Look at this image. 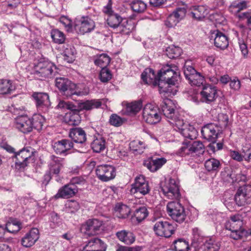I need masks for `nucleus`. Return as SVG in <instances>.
<instances>
[{
  "instance_id": "obj_50",
  "label": "nucleus",
  "mask_w": 251,
  "mask_h": 251,
  "mask_svg": "<svg viewBox=\"0 0 251 251\" xmlns=\"http://www.w3.org/2000/svg\"><path fill=\"white\" fill-rule=\"evenodd\" d=\"M188 80L191 85L196 86H200L201 85H203L205 81L204 77L198 72L195 73L193 75H191Z\"/></svg>"
},
{
  "instance_id": "obj_18",
  "label": "nucleus",
  "mask_w": 251,
  "mask_h": 251,
  "mask_svg": "<svg viewBox=\"0 0 251 251\" xmlns=\"http://www.w3.org/2000/svg\"><path fill=\"white\" fill-rule=\"evenodd\" d=\"M192 235L190 251H201V247L207 237H204L202 231L198 227L192 229Z\"/></svg>"
},
{
  "instance_id": "obj_40",
  "label": "nucleus",
  "mask_w": 251,
  "mask_h": 251,
  "mask_svg": "<svg viewBox=\"0 0 251 251\" xmlns=\"http://www.w3.org/2000/svg\"><path fill=\"white\" fill-rule=\"evenodd\" d=\"M110 62V57L106 53H102L94 56V63L100 67L106 68Z\"/></svg>"
},
{
  "instance_id": "obj_37",
  "label": "nucleus",
  "mask_w": 251,
  "mask_h": 251,
  "mask_svg": "<svg viewBox=\"0 0 251 251\" xmlns=\"http://www.w3.org/2000/svg\"><path fill=\"white\" fill-rule=\"evenodd\" d=\"M115 214L117 217L121 219L126 218L130 213V209L126 205L117 203L115 207Z\"/></svg>"
},
{
  "instance_id": "obj_36",
  "label": "nucleus",
  "mask_w": 251,
  "mask_h": 251,
  "mask_svg": "<svg viewBox=\"0 0 251 251\" xmlns=\"http://www.w3.org/2000/svg\"><path fill=\"white\" fill-rule=\"evenodd\" d=\"M220 244L216 242L214 239L208 238L201 247V251H218Z\"/></svg>"
},
{
  "instance_id": "obj_26",
  "label": "nucleus",
  "mask_w": 251,
  "mask_h": 251,
  "mask_svg": "<svg viewBox=\"0 0 251 251\" xmlns=\"http://www.w3.org/2000/svg\"><path fill=\"white\" fill-rule=\"evenodd\" d=\"M141 78L146 83L153 86H158L159 88L160 79L158 75H155L153 70L151 68L146 69L141 75Z\"/></svg>"
},
{
  "instance_id": "obj_16",
  "label": "nucleus",
  "mask_w": 251,
  "mask_h": 251,
  "mask_svg": "<svg viewBox=\"0 0 251 251\" xmlns=\"http://www.w3.org/2000/svg\"><path fill=\"white\" fill-rule=\"evenodd\" d=\"M204 146L202 143L199 141H184L183 146L180 149V152L183 154H190L193 153L200 154L203 152Z\"/></svg>"
},
{
  "instance_id": "obj_31",
  "label": "nucleus",
  "mask_w": 251,
  "mask_h": 251,
  "mask_svg": "<svg viewBox=\"0 0 251 251\" xmlns=\"http://www.w3.org/2000/svg\"><path fill=\"white\" fill-rule=\"evenodd\" d=\"M116 235L121 242L127 245L133 244L136 239V236L133 232L125 229L117 232Z\"/></svg>"
},
{
  "instance_id": "obj_25",
  "label": "nucleus",
  "mask_w": 251,
  "mask_h": 251,
  "mask_svg": "<svg viewBox=\"0 0 251 251\" xmlns=\"http://www.w3.org/2000/svg\"><path fill=\"white\" fill-rule=\"evenodd\" d=\"M39 238V230L36 228H33L22 238L21 244L25 248L30 247L36 243Z\"/></svg>"
},
{
  "instance_id": "obj_34",
  "label": "nucleus",
  "mask_w": 251,
  "mask_h": 251,
  "mask_svg": "<svg viewBox=\"0 0 251 251\" xmlns=\"http://www.w3.org/2000/svg\"><path fill=\"white\" fill-rule=\"evenodd\" d=\"M104 246V243L100 239L95 238L89 241L82 251H100Z\"/></svg>"
},
{
  "instance_id": "obj_19",
  "label": "nucleus",
  "mask_w": 251,
  "mask_h": 251,
  "mask_svg": "<svg viewBox=\"0 0 251 251\" xmlns=\"http://www.w3.org/2000/svg\"><path fill=\"white\" fill-rule=\"evenodd\" d=\"M209 39L211 42H213L214 45L221 50H224L228 47L227 37L223 33L218 30H214L211 33Z\"/></svg>"
},
{
  "instance_id": "obj_9",
  "label": "nucleus",
  "mask_w": 251,
  "mask_h": 251,
  "mask_svg": "<svg viewBox=\"0 0 251 251\" xmlns=\"http://www.w3.org/2000/svg\"><path fill=\"white\" fill-rule=\"evenodd\" d=\"M95 27L94 21L88 16H78L75 20V28L79 34L90 32Z\"/></svg>"
},
{
  "instance_id": "obj_38",
  "label": "nucleus",
  "mask_w": 251,
  "mask_h": 251,
  "mask_svg": "<svg viewBox=\"0 0 251 251\" xmlns=\"http://www.w3.org/2000/svg\"><path fill=\"white\" fill-rule=\"evenodd\" d=\"M248 2L245 0L233 2L228 7L229 12L234 15L237 14L241 10L247 8Z\"/></svg>"
},
{
  "instance_id": "obj_10",
  "label": "nucleus",
  "mask_w": 251,
  "mask_h": 251,
  "mask_svg": "<svg viewBox=\"0 0 251 251\" xmlns=\"http://www.w3.org/2000/svg\"><path fill=\"white\" fill-rule=\"evenodd\" d=\"M153 230L158 236L169 238L174 233L176 227L167 221L159 220L155 223Z\"/></svg>"
},
{
  "instance_id": "obj_61",
  "label": "nucleus",
  "mask_w": 251,
  "mask_h": 251,
  "mask_svg": "<svg viewBox=\"0 0 251 251\" xmlns=\"http://www.w3.org/2000/svg\"><path fill=\"white\" fill-rule=\"evenodd\" d=\"M179 22V21L171 13L165 21V25L168 27H175Z\"/></svg>"
},
{
  "instance_id": "obj_41",
  "label": "nucleus",
  "mask_w": 251,
  "mask_h": 251,
  "mask_svg": "<svg viewBox=\"0 0 251 251\" xmlns=\"http://www.w3.org/2000/svg\"><path fill=\"white\" fill-rule=\"evenodd\" d=\"M123 20V18L120 15L115 13L107 16L106 21L109 26L116 29Z\"/></svg>"
},
{
  "instance_id": "obj_48",
  "label": "nucleus",
  "mask_w": 251,
  "mask_h": 251,
  "mask_svg": "<svg viewBox=\"0 0 251 251\" xmlns=\"http://www.w3.org/2000/svg\"><path fill=\"white\" fill-rule=\"evenodd\" d=\"M147 209L145 206H141L136 209L134 213V217L138 223L144 220L148 215Z\"/></svg>"
},
{
  "instance_id": "obj_20",
  "label": "nucleus",
  "mask_w": 251,
  "mask_h": 251,
  "mask_svg": "<svg viewBox=\"0 0 251 251\" xmlns=\"http://www.w3.org/2000/svg\"><path fill=\"white\" fill-rule=\"evenodd\" d=\"M200 94L202 101L207 103L214 101L218 97L216 87L210 84L203 85Z\"/></svg>"
},
{
  "instance_id": "obj_47",
  "label": "nucleus",
  "mask_w": 251,
  "mask_h": 251,
  "mask_svg": "<svg viewBox=\"0 0 251 251\" xmlns=\"http://www.w3.org/2000/svg\"><path fill=\"white\" fill-rule=\"evenodd\" d=\"M182 53L180 48L175 46H171L166 49L167 56L171 59H175L178 57Z\"/></svg>"
},
{
  "instance_id": "obj_21",
  "label": "nucleus",
  "mask_w": 251,
  "mask_h": 251,
  "mask_svg": "<svg viewBox=\"0 0 251 251\" xmlns=\"http://www.w3.org/2000/svg\"><path fill=\"white\" fill-rule=\"evenodd\" d=\"M78 192V188L76 186L67 184L61 187L57 193L54 195L56 199H69L74 197Z\"/></svg>"
},
{
  "instance_id": "obj_15",
  "label": "nucleus",
  "mask_w": 251,
  "mask_h": 251,
  "mask_svg": "<svg viewBox=\"0 0 251 251\" xmlns=\"http://www.w3.org/2000/svg\"><path fill=\"white\" fill-rule=\"evenodd\" d=\"M96 173L98 177L100 180L107 182L115 178L116 169L112 165H101L97 167Z\"/></svg>"
},
{
  "instance_id": "obj_30",
  "label": "nucleus",
  "mask_w": 251,
  "mask_h": 251,
  "mask_svg": "<svg viewBox=\"0 0 251 251\" xmlns=\"http://www.w3.org/2000/svg\"><path fill=\"white\" fill-rule=\"evenodd\" d=\"M69 136L76 143L83 144L86 140V133L80 127H75L70 129Z\"/></svg>"
},
{
  "instance_id": "obj_22",
  "label": "nucleus",
  "mask_w": 251,
  "mask_h": 251,
  "mask_svg": "<svg viewBox=\"0 0 251 251\" xmlns=\"http://www.w3.org/2000/svg\"><path fill=\"white\" fill-rule=\"evenodd\" d=\"M32 97L37 108L40 110L46 111L51 105L49 96L46 93H34Z\"/></svg>"
},
{
  "instance_id": "obj_42",
  "label": "nucleus",
  "mask_w": 251,
  "mask_h": 251,
  "mask_svg": "<svg viewBox=\"0 0 251 251\" xmlns=\"http://www.w3.org/2000/svg\"><path fill=\"white\" fill-rule=\"evenodd\" d=\"M133 25L128 23L127 20L123 19L116 29V32L122 35H128L132 30Z\"/></svg>"
},
{
  "instance_id": "obj_60",
  "label": "nucleus",
  "mask_w": 251,
  "mask_h": 251,
  "mask_svg": "<svg viewBox=\"0 0 251 251\" xmlns=\"http://www.w3.org/2000/svg\"><path fill=\"white\" fill-rule=\"evenodd\" d=\"M230 230L231 231L230 236L234 240L241 239L245 233V230L243 227H241V229L236 228L234 230Z\"/></svg>"
},
{
  "instance_id": "obj_11",
  "label": "nucleus",
  "mask_w": 251,
  "mask_h": 251,
  "mask_svg": "<svg viewBox=\"0 0 251 251\" xmlns=\"http://www.w3.org/2000/svg\"><path fill=\"white\" fill-rule=\"evenodd\" d=\"M164 195L168 199L178 200L181 196L179 186L176 179L170 178L161 187Z\"/></svg>"
},
{
  "instance_id": "obj_14",
  "label": "nucleus",
  "mask_w": 251,
  "mask_h": 251,
  "mask_svg": "<svg viewBox=\"0 0 251 251\" xmlns=\"http://www.w3.org/2000/svg\"><path fill=\"white\" fill-rule=\"evenodd\" d=\"M130 191L134 195L141 194L142 196L147 195L150 191L149 182L142 175L136 177L134 183L131 185Z\"/></svg>"
},
{
  "instance_id": "obj_27",
  "label": "nucleus",
  "mask_w": 251,
  "mask_h": 251,
  "mask_svg": "<svg viewBox=\"0 0 251 251\" xmlns=\"http://www.w3.org/2000/svg\"><path fill=\"white\" fill-rule=\"evenodd\" d=\"M64 165V159L54 155L50 156L49 163L50 172L53 175H58Z\"/></svg>"
},
{
  "instance_id": "obj_57",
  "label": "nucleus",
  "mask_w": 251,
  "mask_h": 251,
  "mask_svg": "<svg viewBox=\"0 0 251 251\" xmlns=\"http://www.w3.org/2000/svg\"><path fill=\"white\" fill-rule=\"evenodd\" d=\"M124 119L115 114H113L111 115L109 121L111 125L116 127L121 126L124 123Z\"/></svg>"
},
{
  "instance_id": "obj_46",
  "label": "nucleus",
  "mask_w": 251,
  "mask_h": 251,
  "mask_svg": "<svg viewBox=\"0 0 251 251\" xmlns=\"http://www.w3.org/2000/svg\"><path fill=\"white\" fill-rule=\"evenodd\" d=\"M204 166L209 172H216L220 168L221 164L219 160L215 158H210L206 160Z\"/></svg>"
},
{
  "instance_id": "obj_7",
  "label": "nucleus",
  "mask_w": 251,
  "mask_h": 251,
  "mask_svg": "<svg viewBox=\"0 0 251 251\" xmlns=\"http://www.w3.org/2000/svg\"><path fill=\"white\" fill-rule=\"evenodd\" d=\"M167 210L172 219L177 223H182L186 219L184 208L178 201H173L168 203Z\"/></svg>"
},
{
  "instance_id": "obj_52",
  "label": "nucleus",
  "mask_w": 251,
  "mask_h": 251,
  "mask_svg": "<svg viewBox=\"0 0 251 251\" xmlns=\"http://www.w3.org/2000/svg\"><path fill=\"white\" fill-rule=\"evenodd\" d=\"M130 7L132 10L135 12L141 13L146 9V4L140 0H134L130 3Z\"/></svg>"
},
{
  "instance_id": "obj_59",
  "label": "nucleus",
  "mask_w": 251,
  "mask_h": 251,
  "mask_svg": "<svg viewBox=\"0 0 251 251\" xmlns=\"http://www.w3.org/2000/svg\"><path fill=\"white\" fill-rule=\"evenodd\" d=\"M186 12V8L183 7L176 8L172 13L180 22L185 18Z\"/></svg>"
},
{
  "instance_id": "obj_1",
  "label": "nucleus",
  "mask_w": 251,
  "mask_h": 251,
  "mask_svg": "<svg viewBox=\"0 0 251 251\" xmlns=\"http://www.w3.org/2000/svg\"><path fill=\"white\" fill-rule=\"evenodd\" d=\"M176 108L175 104L170 99L164 100L161 106L164 115L172 125L174 130L179 132L185 138L191 140L195 139L198 133L196 129L193 126L185 124Z\"/></svg>"
},
{
  "instance_id": "obj_29",
  "label": "nucleus",
  "mask_w": 251,
  "mask_h": 251,
  "mask_svg": "<svg viewBox=\"0 0 251 251\" xmlns=\"http://www.w3.org/2000/svg\"><path fill=\"white\" fill-rule=\"evenodd\" d=\"M166 162V159L164 157L150 158L145 161L144 165L151 172H154L160 169Z\"/></svg>"
},
{
  "instance_id": "obj_32",
  "label": "nucleus",
  "mask_w": 251,
  "mask_h": 251,
  "mask_svg": "<svg viewBox=\"0 0 251 251\" xmlns=\"http://www.w3.org/2000/svg\"><path fill=\"white\" fill-rule=\"evenodd\" d=\"M62 49L63 59L68 63H72L75 59L76 53L74 47L70 45H64Z\"/></svg>"
},
{
  "instance_id": "obj_5",
  "label": "nucleus",
  "mask_w": 251,
  "mask_h": 251,
  "mask_svg": "<svg viewBox=\"0 0 251 251\" xmlns=\"http://www.w3.org/2000/svg\"><path fill=\"white\" fill-rule=\"evenodd\" d=\"M104 227L103 221L96 218L89 219L81 225L80 231L88 236H94L100 233Z\"/></svg>"
},
{
  "instance_id": "obj_33",
  "label": "nucleus",
  "mask_w": 251,
  "mask_h": 251,
  "mask_svg": "<svg viewBox=\"0 0 251 251\" xmlns=\"http://www.w3.org/2000/svg\"><path fill=\"white\" fill-rule=\"evenodd\" d=\"M243 226V217L241 215L237 214L231 215L226 224V227H229V230L241 229Z\"/></svg>"
},
{
  "instance_id": "obj_51",
  "label": "nucleus",
  "mask_w": 251,
  "mask_h": 251,
  "mask_svg": "<svg viewBox=\"0 0 251 251\" xmlns=\"http://www.w3.org/2000/svg\"><path fill=\"white\" fill-rule=\"evenodd\" d=\"M142 107V102L141 100L135 101L126 105V110L128 113L136 114L138 112Z\"/></svg>"
},
{
  "instance_id": "obj_8",
  "label": "nucleus",
  "mask_w": 251,
  "mask_h": 251,
  "mask_svg": "<svg viewBox=\"0 0 251 251\" xmlns=\"http://www.w3.org/2000/svg\"><path fill=\"white\" fill-rule=\"evenodd\" d=\"M142 116L144 121L151 125L159 123L161 119L159 109L151 103H148L145 106Z\"/></svg>"
},
{
  "instance_id": "obj_63",
  "label": "nucleus",
  "mask_w": 251,
  "mask_h": 251,
  "mask_svg": "<svg viewBox=\"0 0 251 251\" xmlns=\"http://www.w3.org/2000/svg\"><path fill=\"white\" fill-rule=\"evenodd\" d=\"M236 16L240 20H244L246 19L247 23L250 28H251V13L249 12L238 13L236 14Z\"/></svg>"
},
{
  "instance_id": "obj_17",
  "label": "nucleus",
  "mask_w": 251,
  "mask_h": 251,
  "mask_svg": "<svg viewBox=\"0 0 251 251\" xmlns=\"http://www.w3.org/2000/svg\"><path fill=\"white\" fill-rule=\"evenodd\" d=\"M251 197V186L245 185L239 187L235 197L234 200L238 206H242L248 203V199Z\"/></svg>"
},
{
  "instance_id": "obj_28",
  "label": "nucleus",
  "mask_w": 251,
  "mask_h": 251,
  "mask_svg": "<svg viewBox=\"0 0 251 251\" xmlns=\"http://www.w3.org/2000/svg\"><path fill=\"white\" fill-rule=\"evenodd\" d=\"M16 127L24 133H27L32 130L30 119L27 116H20L16 120Z\"/></svg>"
},
{
  "instance_id": "obj_4",
  "label": "nucleus",
  "mask_w": 251,
  "mask_h": 251,
  "mask_svg": "<svg viewBox=\"0 0 251 251\" xmlns=\"http://www.w3.org/2000/svg\"><path fill=\"white\" fill-rule=\"evenodd\" d=\"M56 66L51 62L40 59L34 66V75L36 76L51 77L57 73Z\"/></svg>"
},
{
  "instance_id": "obj_39",
  "label": "nucleus",
  "mask_w": 251,
  "mask_h": 251,
  "mask_svg": "<svg viewBox=\"0 0 251 251\" xmlns=\"http://www.w3.org/2000/svg\"><path fill=\"white\" fill-rule=\"evenodd\" d=\"M106 147L105 139L101 136L97 137L91 143V148L94 152H100L104 150Z\"/></svg>"
},
{
  "instance_id": "obj_3",
  "label": "nucleus",
  "mask_w": 251,
  "mask_h": 251,
  "mask_svg": "<svg viewBox=\"0 0 251 251\" xmlns=\"http://www.w3.org/2000/svg\"><path fill=\"white\" fill-rule=\"evenodd\" d=\"M101 105V102L99 100H87L79 102L76 106L75 110H71L66 113L64 121L69 125H78L81 121V117L79 112L81 110H91L94 108H99Z\"/></svg>"
},
{
  "instance_id": "obj_53",
  "label": "nucleus",
  "mask_w": 251,
  "mask_h": 251,
  "mask_svg": "<svg viewBox=\"0 0 251 251\" xmlns=\"http://www.w3.org/2000/svg\"><path fill=\"white\" fill-rule=\"evenodd\" d=\"M51 37L55 43L62 44L65 39L64 33L58 29H53L51 30Z\"/></svg>"
},
{
  "instance_id": "obj_58",
  "label": "nucleus",
  "mask_w": 251,
  "mask_h": 251,
  "mask_svg": "<svg viewBox=\"0 0 251 251\" xmlns=\"http://www.w3.org/2000/svg\"><path fill=\"white\" fill-rule=\"evenodd\" d=\"M66 211L68 213H75L79 208V203L75 201H70L66 204Z\"/></svg>"
},
{
  "instance_id": "obj_23",
  "label": "nucleus",
  "mask_w": 251,
  "mask_h": 251,
  "mask_svg": "<svg viewBox=\"0 0 251 251\" xmlns=\"http://www.w3.org/2000/svg\"><path fill=\"white\" fill-rule=\"evenodd\" d=\"M208 13L207 8L203 5L194 6L191 7L188 16L197 21H202Z\"/></svg>"
},
{
  "instance_id": "obj_35",
  "label": "nucleus",
  "mask_w": 251,
  "mask_h": 251,
  "mask_svg": "<svg viewBox=\"0 0 251 251\" xmlns=\"http://www.w3.org/2000/svg\"><path fill=\"white\" fill-rule=\"evenodd\" d=\"M15 89L16 86L11 80L0 79V94H11Z\"/></svg>"
},
{
  "instance_id": "obj_13",
  "label": "nucleus",
  "mask_w": 251,
  "mask_h": 251,
  "mask_svg": "<svg viewBox=\"0 0 251 251\" xmlns=\"http://www.w3.org/2000/svg\"><path fill=\"white\" fill-rule=\"evenodd\" d=\"M221 131L219 126L214 123H209L204 125L201 129L203 138L213 143H216Z\"/></svg>"
},
{
  "instance_id": "obj_62",
  "label": "nucleus",
  "mask_w": 251,
  "mask_h": 251,
  "mask_svg": "<svg viewBox=\"0 0 251 251\" xmlns=\"http://www.w3.org/2000/svg\"><path fill=\"white\" fill-rule=\"evenodd\" d=\"M57 108L61 109L75 110L76 105H75L71 102H65L63 100H60L57 105Z\"/></svg>"
},
{
  "instance_id": "obj_6",
  "label": "nucleus",
  "mask_w": 251,
  "mask_h": 251,
  "mask_svg": "<svg viewBox=\"0 0 251 251\" xmlns=\"http://www.w3.org/2000/svg\"><path fill=\"white\" fill-rule=\"evenodd\" d=\"M34 153V149L30 147L24 148L19 151L15 153L12 158L15 160V168L21 170L24 169L27 166L28 160L32 156Z\"/></svg>"
},
{
  "instance_id": "obj_49",
  "label": "nucleus",
  "mask_w": 251,
  "mask_h": 251,
  "mask_svg": "<svg viewBox=\"0 0 251 251\" xmlns=\"http://www.w3.org/2000/svg\"><path fill=\"white\" fill-rule=\"evenodd\" d=\"M129 148L133 152L141 154L145 149V144L140 141H132L129 144Z\"/></svg>"
},
{
  "instance_id": "obj_45",
  "label": "nucleus",
  "mask_w": 251,
  "mask_h": 251,
  "mask_svg": "<svg viewBox=\"0 0 251 251\" xmlns=\"http://www.w3.org/2000/svg\"><path fill=\"white\" fill-rule=\"evenodd\" d=\"M173 245L175 251H187L190 248L188 242L183 238L175 240Z\"/></svg>"
},
{
  "instance_id": "obj_43",
  "label": "nucleus",
  "mask_w": 251,
  "mask_h": 251,
  "mask_svg": "<svg viewBox=\"0 0 251 251\" xmlns=\"http://www.w3.org/2000/svg\"><path fill=\"white\" fill-rule=\"evenodd\" d=\"M45 121V118L41 115L34 114L32 118L30 119L32 129L34 128L39 131L41 130L43 128Z\"/></svg>"
},
{
  "instance_id": "obj_12",
  "label": "nucleus",
  "mask_w": 251,
  "mask_h": 251,
  "mask_svg": "<svg viewBox=\"0 0 251 251\" xmlns=\"http://www.w3.org/2000/svg\"><path fill=\"white\" fill-rule=\"evenodd\" d=\"M55 86L63 95L67 97L73 95H79L75 90L76 85L67 78L57 77L55 79Z\"/></svg>"
},
{
  "instance_id": "obj_54",
  "label": "nucleus",
  "mask_w": 251,
  "mask_h": 251,
  "mask_svg": "<svg viewBox=\"0 0 251 251\" xmlns=\"http://www.w3.org/2000/svg\"><path fill=\"white\" fill-rule=\"evenodd\" d=\"M5 228L9 232H17L21 228V223L16 220H11L6 223Z\"/></svg>"
},
{
  "instance_id": "obj_64",
  "label": "nucleus",
  "mask_w": 251,
  "mask_h": 251,
  "mask_svg": "<svg viewBox=\"0 0 251 251\" xmlns=\"http://www.w3.org/2000/svg\"><path fill=\"white\" fill-rule=\"evenodd\" d=\"M183 72L185 78L187 80L190 78L191 75H193L197 72L193 67L186 65H185L184 67Z\"/></svg>"
},
{
  "instance_id": "obj_55",
  "label": "nucleus",
  "mask_w": 251,
  "mask_h": 251,
  "mask_svg": "<svg viewBox=\"0 0 251 251\" xmlns=\"http://www.w3.org/2000/svg\"><path fill=\"white\" fill-rule=\"evenodd\" d=\"M99 77L101 81L106 82L111 79L112 74L110 71L107 68H103L100 73Z\"/></svg>"
},
{
  "instance_id": "obj_44",
  "label": "nucleus",
  "mask_w": 251,
  "mask_h": 251,
  "mask_svg": "<svg viewBox=\"0 0 251 251\" xmlns=\"http://www.w3.org/2000/svg\"><path fill=\"white\" fill-rule=\"evenodd\" d=\"M243 152L244 154L242 155L237 151H230L229 155L233 159L239 162L242 161L243 158L246 160L250 159L251 156V149H248L247 152H245L244 150H243Z\"/></svg>"
},
{
  "instance_id": "obj_56",
  "label": "nucleus",
  "mask_w": 251,
  "mask_h": 251,
  "mask_svg": "<svg viewBox=\"0 0 251 251\" xmlns=\"http://www.w3.org/2000/svg\"><path fill=\"white\" fill-rule=\"evenodd\" d=\"M228 116L226 114L221 113L218 115V122L220 129L222 130V128L226 127L228 123Z\"/></svg>"
},
{
  "instance_id": "obj_2",
  "label": "nucleus",
  "mask_w": 251,
  "mask_h": 251,
  "mask_svg": "<svg viewBox=\"0 0 251 251\" xmlns=\"http://www.w3.org/2000/svg\"><path fill=\"white\" fill-rule=\"evenodd\" d=\"M160 79L159 91L160 94L175 95L177 90L176 86L180 79L179 72L176 66L166 65L158 73Z\"/></svg>"
},
{
  "instance_id": "obj_24",
  "label": "nucleus",
  "mask_w": 251,
  "mask_h": 251,
  "mask_svg": "<svg viewBox=\"0 0 251 251\" xmlns=\"http://www.w3.org/2000/svg\"><path fill=\"white\" fill-rule=\"evenodd\" d=\"M53 149L57 154H65L74 148V143L70 139H63L54 143Z\"/></svg>"
}]
</instances>
